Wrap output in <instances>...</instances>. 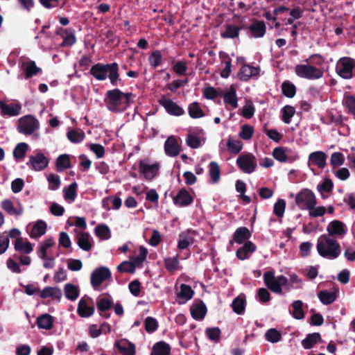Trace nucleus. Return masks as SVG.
<instances>
[{
	"mask_svg": "<svg viewBox=\"0 0 355 355\" xmlns=\"http://www.w3.org/2000/svg\"><path fill=\"white\" fill-rule=\"evenodd\" d=\"M132 96L131 92L123 93L119 89H113L106 92L104 101L109 110L117 113L130 106Z\"/></svg>",
	"mask_w": 355,
	"mask_h": 355,
	"instance_id": "nucleus-1",
	"label": "nucleus"
},
{
	"mask_svg": "<svg viewBox=\"0 0 355 355\" xmlns=\"http://www.w3.org/2000/svg\"><path fill=\"white\" fill-rule=\"evenodd\" d=\"M119 71V67L116 62L110 64L97 63L91 67L89 73L99 81L105 80L108 78L111 85L116 86L119 82H121Z\"/></svg>",
	"mask_w": 355,
	"mask_h": 355,
	"instance_id": "nucleus-2",
	"label": "nucleus"
},
{
	"mask_svg": "<svg viewBox=\"0 0 355 355\" xmlns=\"http://www.w3.org/2000/svg\"><path fill=\"white\" fill-rule=\"evenodd\" d=\"M316 248L320 257L329 259H335L341 253L340 243L326 234H322L318 239Z\"/></svg>",
	"mask_w": 355,
	"mask_h": 355,
	"instance_id": "nucleus-3",
	"label": "nucleus"
},
{
	"mask_svg": "<svg viewBox=\"0 0 355 355\" xmlns=\"http://www.w3.org/2000/svg\"><path fill=\"white\" fill-rule=\"evenodd\" d=\"M355 60L349 57L340 58L336 66L337 74L344 79H350L355 74Z\"/></svg>",
	"mask_w": 355,
	"mask_h": 355,
	"instance_id": "nucleus-4",
	"label": "nucleus"
},
{
	"mask_svg": "<svg viewBox=\"0 0 355 355\" xmlns=\"http://www.w3.org/2000/svg\"><path fill=\"white\" fill-rule=\"evenodd\" d=\"M263 281L265 285L271 291L280 294L282 292V286L288 283V279L284 275L275 277L273 272L268 271L263 274Z\"/></svg>",
	"mask_w": 355,
	"mask_h": 355,
	"instance_id": "nucleus-5",
	"label": "nucleus"
},
{
	"mask_svg": "<svg viewBox=\"0 0 355 355\" xmlns=\"http://www.w3.org/2000/svg\"><path fill=\"white\" fill-rule=\"evenodd\" d=\"M40 128L39 121L32 115H26L18 120L17 130L25 135H31Z\"/></svg>",
	"mask_w": 355,
	"mask_h": 355,
	"instance_id": "nucleus-6",
	"label": "nucleus"
},
{
	"mask_svg": "<svg viewBox=\"0 0 355 355\" xmlns=\"http://www.w3.org/2000/svg\"><path fill=\"white\" fill-rule=\"evenodd\" d=\"M295 203L301 209H309L315 207L317 200L314 193L309 189H302L296 195Z\"/></svg>",
	"mask_w": 355,
	"mask_h": 355,
	"instance_id": "nucleus-7",
	"label": "nucleus"
},
{
	"mask_svg": "<svg viewBox=\"0 0 355 355\" xmlns=\"http://www.w3.org/2000/svg\"><path fill=\"white\" fill-rule=\"evenodd\" d=\"M296 75L306 79H318L323 76V71L309 64H297L295 68Z\"/></svg>",
	"mask_w": 355,
	"mask_h": 355,
	"instance_id": "nucleus-8",
	"label": "nucleus"
},
{
	"mask_svg": "<svg viewBox=\"0 0 355 355\" xmlns=\"http://www.w3.org/2000/svg\"><path fill=\"white\" fill-rule=\"evenodd\" d=\"M238 167L243 173H252L257 168V159L252 153L242 154L236 159Z\"/></svg>",
	"mask_w": 355,
	"mask_h": 355,
	"instance_id": "nucleus-9",
	"label": "nucleus"
},
{
	"mask_svg": "<svg viewBox=\"0 0 355 355\" xmlns=\"http://www.w3.org/2000/svg\"><path fill=\"white\" fill-rule=\"evenodd\" d=\"M109 268L102 266L95 269L91 274L90 282L94 289L99 287L101 284L111 277Z\"/></svg>",
	"mask_w": 355,
	"mask_h": 355,
	"instance_id": "nucleus-10",
	"label": "nucleus"
},
{
	"mask_svg": "<svg viewBox=\"0 0 355 355\" xmlns=\"http://www.w3.org/2000/svg\"><path fill=\"white\" fill-rule=\"evenodd\" d=\"M158 102L159 104L162 106L165 109L166 112L170 115L179 116L184 114V110L182 107L179 106L172 100L166 98L164 95L161 96Z\"/></svg>",
	"mask_w": 355,
	"mask_h": 355,
	"instance_id": "nucleus-11",
	"label": "nucleus"
},
{
	"mask_svg": "<svg viewBox=\"0 0 355 355\" xmlns=\"http://www.w3.org/2000/svg\"><path fill=\"white\" fill-rule=\"evenodd\" d=\"M49 163V159L44 155L38 152L35 155L29 156V161L26 164L33 171H40L46 168Z\"/></svg>",
	"mask_w": 355,
	"mask_h": 355,
	"instance_id": "nucleus-12",
	"label": "nucleus"
},
{
	"mask_svg": "<svg viewBox=\"0 0 355 355\" xmlns=\"http://www.w3.org/2000/svg\"><path fill=\"white\" fill-rule=\"evenodd\" d=\"M159 169V164L157 162L149 164L144 159L139 162V171L147 180H152L157 175Z\"/></svg>",
	"mask_w": 355,
	"mask_h": 355,
	"instance_id": "nucleus-13",
	"label": "nucleus"
},
{
	"mask_svg": "<svg viewBox=\"0 0 355 355\" xmlns=\"http://www.w3.org/2000/svg\"><path fill=\"white\" fill-rule=\"evenodd\" d=\"M327 231L329 236L343 238L347 234V227L343 222L334 220L328 224Z\"/></svg>",
	"mask_w": 355,
	"mask_h": 355,
	"instance_id": "nucleus-14",
	"label": "nucleus"
},
{
	"mask_svg": "<svg viewBox=\"0 0 355 355\" xmlns=\"http://www.w3.org/2000/svg\"><path fill=\"white\" fill-rule=\"evenodd\" d=\"M173 202L176 206L187 207L193 203V198L185 188H182L177 195L173 197Z\"/></svg>",
	"mask_w": 355,
	"mask_h": 355,
	"instance_id": "nucleus-15",
	"label": "nucleus"
},
{
	"mask_svg": "<svg viewBox=\"0 0 355 355\" xmlns=\"http://www.w3.org/2000/svg\"><path fill=\"white\" fill-rule=\"evenodd\" d=\"M252 37L255 38L263 37L266 33V26L263 21L255 18L252 19L251 24L248 27Z\"/></svg>",
	"mask_w": 355,
	"mask_h": 355,
	"instance_id": "nucleus-16",
	"label": "nucleus"
},
{
	"mask_svg": "<svg viewBox=\"0 0 355 355\" xmlns=\"http://www.w3.org/2000/svg\"><path fill=\"white\" fill-rule=\"evenodd\" d=\"M259 73V67H254L248 64H243L237 73V77L241 81H248L250 78L258 76Z\"/></svg>",
	"mask_w": 355,
	"mask_h": 355,
	"instance_id": "nucleus-17",
	"label": "nucleus"
},
{
	"mask_svg": "<svg viewBox=\"0 0 355 355\" xmlns=\"http://www.w3.org/2000/svg\"><path fill=\"white\" fill-rule=\"evenodd\" d=\"M76 241L79 248L84 251H89L94 246L92 237L86 232H78L76 235Z\"/></svg>",
	"mask_w": 355,
	"mask_h": 355,
	"instance_id": "nucleus-18",
	"label": "nucleus"
},
{
	"mask_svg": "<svg viewBox=\"0 0 355 355\" xmlns=\"http://www.w3.org/2000/svg\"><path fill=\"white\" fill-rule=\"evenodd\" d=\"M256 250V245L253 242L248 241L243 244L242 247L239 248L236 250V256L239 259L243 261L245 259H249L250 255L254 252Z\"/></svg>",
	"mask_w": 355,
	"mask_h": 355,
	"instance_id": "nucleus-19",
	"label": "nucleus"
},
{
	"mask_svg": "<svg viewBox=\"0 0 355 355\" xmlns=\"http://www.w3.org/2000/svg\"><path fill=\"white\" fill-rule=\"evenodd\" d=\"M56 33L60 35L63 39V41L60 44L62 47L71 46L76 42V37L74 35L73 31L71 28L64 29L62 28H60L56 31Z\"/></svg>",
	"mask_w": 355,
	"mask_h": 355,
	"instance_id": "nucleus-20",
	"label": "nucleus"
},
{
	"mask_svg": "<svg viewBox=\"0 0 355 355\" xmlns=\"http://www.w3.org/2000/svg\"><path fill=\"white\" fill-rule=\"evenodd\" d=\"M191 315L196 320H203L207 314V306L202 300L194 302L190 308Z\"/></svg>",
	"mask_w": 355,
	"mask_h": 355,
	"instance_id": "nucleus-21",
	"label": "nucleus"
},
{
	"mask_svg": "<svg viewBox=\"0 0 355 355\" xmlns=\"http://www.w3.org/2000/svg\"><path fill=\"white\" fill-rule=\"evenodd\" d=\"M251 236L252 234L248 227H238L233 234L232 240L230 241V244L233 245L234 242L241 244L245 241H248Z\"/></svg>",
	"mask_w": 355,
	"mask_h": 355,
	"instance_id": "nucleus-22",
	"label": "nucleus"
},
{
	"mask_svg": "<svg viewBox=\"0 0 355 355\" xmlns=\"http://www.w3.org/2000/svg\"><path fill=\"white\" fill-rule=\"evenodd\" d=\"M114 347L122 355H135V345L127 339L116 340Z\"/></svg>",
	"mask_w": 355,
	"mask_h": 355,
	"instance_id": "nucleus-23",
	"label": "nucleus"
},
{
	"mask_svg": "<svg viewBox=\"0 0 355 355\" xmlns=\"http://www.w3.org/2000/svg\"><path fill=\"white\" fill-rule=\"evenodd\" d=\"M21 69L24 73L26 79H28L38 73H42V69L36 65L35 61H24L21 63Z\"/></svg>",
	"mask_w": 355,
	"mask_h": 355,
	"instance_id": "nucleus-24",
	"label": "nucleus"
},
{
	"mask_svg": "<svg viewBox=\"0 0 355 355\" xmlns=\"http://www.w3.org/2000/svg\"><path fill=\"white\" fill-rule=\"evenodd\" d=\"M164 150L167 155L175 157L180 152V147L176 138L173 136L169 137L164 143Z\"/></svg>",
	"mask_w": 355,
	"mask_h": 355,
	"instance_id": "nucleus-25",
	"label": "nucleus"
},
{
	"mask_svg": "<svg viewBox=\"0 0 355 355\" xmlns=\"http://www.w3.org/2000/svg\"><path fill=\"white\" fill-rule=\"evenodd\" d=\"M233 311L238 315H243L245 313L246 306V298L243 293L236 297L231 304Z\"/></svg>",
	"mask_w": 355,
	"mask_h": 355,
	"instance_id": "nucleus-26",
	"label": "nucleus"
},
{
	"mask_svg": "<svg viewBox=\"0 0 355 355\" xmlns=\"http://www.w3.org/2000/svg\"><path fill=\"white\" fill-rule=\"evenodd\" d=\"M62 291L58 287H51L48 286L44 288L40 294V296L42 299H46L47 297H52L53 299L57 300L58 301H60L62 298Z\"/></svg>",
	"mask_w": 355,
	"mask_h": 355,
	"instance_id": "nucleus-27",
	"label": "nucleus"
},
{
	"mask_svg": "<svg viewBox=\"0 0 355 355\" xmlns=\"http://www.w3.org/2000/svg\"><path fill=\"white\" fill-rule=\"evenodd\" d=\"M327 157V155L322 151L311 153L309 156V160L319 168H324L325 167Z\"/></svg>",
	"mask_w": 355,
	"mask_h": 355,
	"instance_id": "nucleus-28",
	"label": "nucleus"
},
{
	"mask_svg": "<svg viewBox=\"0 0 355 355\" xmlns=\"http://www.w3.org/2000/svg\"><path fill=\"white\" fill-rule=\"evenodd\" d=\"M78 314L82 318H88L94 313V306H88L86 300L81 298L77 308Z\"/></svg>",
	"mask_w": 355,
	"mask_h": 355,
	"instance_id": "nucleus-29",
	"label": "nucleus"
},
{
	"mask_svg": "<svg viewBox=\"0 0 355 355\" xmlns=\"http://www.w3.org/2000/svg\"><path fill=\"white\" fill-rule=\"evenodd\" d=\"M244 28L243 26H235L233 24H227L225 26V30L221 32L220 35L224 39H234L238 37L240 31Z\"/></svg>",
	"mask_w": 355,
	"mask_h": 355,
	"instance_id": "nucleus-30",
	"label": "nucleus"
},
{
	"mask_svg": "<svg viewBox=\"0 0 355 355\" xmlns=\"http://www.w3.org/2000/svg\"><path fill=\"white\" fill-rule=\"evenodd\" d=\"M219 58L222 62L225 64V67L220 71V75L222 78H227L230 76L232 71V60L229 55L224 51L219 53Z\"/></svg>",
	"mask_w": 355,
	"mask_h": 355,
	"instance_id": "nucleus-31",
	"label": "nucleus"
},
{
	"mask_svg": "<svg viewBox=\"0 0 355 355\" xmlns=\"http://www.w3.org/2000/svg\"><path fill=\"white\" fill-rule=\"evenodd\" d=\"M46 223L42 220H37L33 226L29 236L32 239H37L44 235L46 232Z\"/></svg>",
	"mask_w": 355,
	"mask_h": 355,
	"instance_id": "nucleus-32",
	"label": "nucleus"
},
{
	"mask_svg": "<svg viewBox=\"0 0 355 355\" xmlns=\"http://www.w3.org/2000/svg\"><path fill=\"white\" fill-rule=\"evenodd\" d=\"M321 340V336L319 333L315 332L306 335V338L302 340V345L304 349H310L313 348L316 343H320Z\"/></svg>",
	"mask_w": 355,
	"mask_h": 355,
	"instance_id": "nucleus-33",
	"label": "nucleus"
},
{
	"mask_svg": "<svg viewBox=\"0 0 355 355\" xmlns=\"http://www.w3.org/2000/svg\"><path fill=\"white\" fill-rule=\"evenodd\" d=\"M223 101L225 104L230 105L234 109L238 107L236 91L233 85L230 86L229 91L224 93Z\"/></svg>",
	"mask_w": 355,
	"mask_h": 355,
	"instance_id": "nucleus-34",
	"label": "nucleus"
},
{
	"mask_svg": "<svg viewBox=\"0 0 355 355\" xmlns=\"http://www.w3.org/2000/svg\"><path fill=\"white\" fill-rule=\"evenodd\" d=\"M37 324L40 329L50 330L53 327V317L44 313L37 318Z\"/></svg>",
	"mask_w": 355,
	"mask_h": 355,
	"instance_id": "nucleus-35",
	"label": "nucleus"
},
{
	"mask_svg": "<svg viewBox=\"0 0 355 355\" xmlns=\"http://www.w3.org/2000/svg\"><path fill=\"white\" fill-rule=\"evenodd\" d=\"M170 345L164 341H159L153 345L150 355H170Z\"/></svg>",
	"mask_w": 355,
	"mask_h": 355,
	"instance_id": "nucleus-36",
	"label": "nucleus"
},
{
	"mask_svg": "<svg viewBox=\"0 0 355 355\" xmlns=\"http://www.w3.org/2000/svg\"><path fill=\"white\" fill-rule=\"evenodd\" d=\"M21 107L18 103L3 104L1 114L2 116H15L19 114Z\"/></svg>",
	"mask_w": 355,
	"mask_h": 355,
	"instance_id": "nucleus-37",
	"label": "nucleus"
},
{
	"mask_svg": "<svg viewBox=\"0 0 355 355\" xmlns=\"http://www.w3.org/2000/svg\"><path fill=\"white\" fill-rule=\"evenodd\" d=\"M194 242V239L189 235L187 232H182L179 234L178 241V248L179 250L187 249L189 245H192Z\"/></svg>",
	"mask_w": 355,
	"mask_h": 355,
	"instance_id": "nucleus-38",
	"label": "nucleus"
},
{
	"mask_svg": "<svg viewBox=\"0 0 355 355\" xmlns=\"http://www.w3.org/2000/svg\"><path fill=\"white\" fill-rule=\"evenodd\" d=\"M288 149L284 147H277L272 151L273 157L280 162H292L293 159L288 157Z\"/></svg>",
	"mask_w": 355,
	"mask_h": 355,
	"instance_id": "nucleus-39",
	"label": "nucleus"
},
{
	"mask_svg": "<svg viewBox=\"0 0 355 355\" xmlns=\"http://www.w3.org/2000/svg\"><path fill=\"white\" fill-rule=\"evenodd\" d=\"M71 162L69 155L62 154L58 157L55 162V168L58 172H62L71 168Z\"/></svg>",
	"mask_w": 355,
	"mask_h": 355,
	"instance_id": "nucleus-40",
	"label": "nucleus"
},
{
	"mask_svg": "<svg viewBox=\"0 0 355 355\" xmlns=\"http://www.w3.org/2000/svg\"><path fill=\"white\" fill-rule=\"evenodd\" d=\"M64 291L65 297L71 301H75L80 293L78 287L69 283L64 285Z\"/></svg>",
	"mask_w": 355,
	"mask_h": 355,
	"instance_id": "nucleus-41",
	"label": "nucleus"
},
{
	"mask_svg": "<svg viewBox=\"0 0 355 355\" xmlns=\"http://www.w3.org/2000/svg\"><path fill=\"white\" fill-rule=\"evenodd\" d=\"M14 248L16 251L24 252L25 254H29L33 250L31 243L29 241L24 242L22 238L16 239Z\"/></svg>",
	"mask_w": 355,
	"mask_h": 355,
	"instance_id": "nucleus-42",
	"label": "nucleus"
},
{
	"mask_svg": "<svg viewBox=\"0 0 355 355\" xmlns=\"http://www.w3.org/2000/svg\"><path fill=\"white\" fill-rule=\"evenodd\" d=\"M318 296L320 302L324 305L331 304L336 300V293L327 290L320 291Z\"/></svg>",
	"mask_w": 355,
	"mask_h": 355,
	"instance_id": "nucleus-43",
	"label": "nucleus"
},
{
	"mask_svg": "<svg viewBox=\"0 0 355 355\" xmlns=\"http://www.w3.org/2000/svg\"><path fill=\"white\" fill-rule=\"evenodd\" d=\"M227 148L232 154H238L243 148V143L239 139L229 137L227 141Z\"/></svg>",
	"mask_w": 355,
	"mask_h": 355,
	"instance_id": "nucleus-44",
	"label": "nucleus"
},
{
	"mask_svg": "<svg viewBox=\"0 0 355 355\" xmlns=\"http://www.w3.org/2000/svg\"><path fill=\"white\" fill-rule=\"evenodd\" d=\"M194 295V291L189 285L182 284L180 285V291L177 293L178 298H181L185 301L191 300Z\"/></svg>",
	"mask_w": 355,
	"mask_h": 355,
	"instance_id": "nucleus-45",
	"label": "nucleus"
},
{
	"mask_svg": "<svg viewBox=\"0 0 355 355\" xmlns=\"http://www.w3.org/2000/svg\"><path fill=\"white\" fill-rule=\"evenodd\" d=\"M189 115L193 119H198L205 116L203 110L201 109L198 102H193L189 105Z\"/></svg>",
	"mask_w": 355,
	"mask_h": 355,
	"instance_id": "nucleus-46",
	"label": "nucleus"
},
{
	"mask_svg": "<svg viewBox=\"0 0 355 355\" xmlns=\"http://www.w3.org/2000/svg\"><path fill=\"white\" fill-rule=\"evenodd\" d=\"M209 174L213 183H217L220 178V170L219 165L216 162H211L209 165Z\"/></svg>",
	"mask_w": 355,
	"mask_h": 355,
	"instance_id": "nucleus-47",
	"label": "nucleus"
},
{
	"mask_svg": "<svg viewBox=\"0 0 355 355\" xmlns=\"http://www.w3.org/2000/svg\"><path fill=\"white\" fill-rule=\"evenodd\" d=\"M282 92L287 98H293L296 94V87L289 80H285L282 84Z\"/></svg>",
	"mask_w": 355,
	"mask_h": 355,
	"instance_id": "nucleus-48",
	"label": "nucleus"
},
{
	"mask_svg": "<svg viewBox=\"0 0 355 355\" xmlns=\"http://www.w3.org/2000/svg\"><path fill=\"white\" fill-rule=\"evenodd\" d=\"M95 234L101 240H107L111 237V232L106 225H98L95 227Z\"/></svg>",
	"mask_w": 355,
	"mask_h": 355,
	"instance_id": "nucleus-49",
	"label": "nucleus"
},
{
	"mask_svg": "<svg viewBox=\"0 0 355 355\" xmlns=\"http://www.w3.org/2000/svg\"><path fill=\"white\" fill-rule=\"evenodd\" d=\"M303 302L301 300L294 301L292 304L293 312L292 315L297 320H302L304 318L305 314L302 309Z\"/></svg>",
	"mask_w": 355,
	"mask_h": 355,
	"instance_id": "nucleus-50",
	"label": "nucleus"
},
{
	"mask_svg": "<svg viewBox=\"0 0 355 355\" xmlns=\"http://www.w3.org/2000/svg\"><path fill=\"white\" fill-rule=\"evenodd\" d=\"M28 149V145L26 143L18 144L13 150V157L15 159H23Z\"/></svg>",
	"mask_w": 355,
	"mask_h": 355,
	"instance_id": "nucleus-51",
	"label": "nucleus"
},
{
	"mask_svg": "<svg viewBox=\"0 0 355 355\" xmlns=\"http://www.w3.org/2000/svg\"><path fill=\"white\" fill-rule=\"evenodd\" d=\"M68 139L74 144H78L85 139V133L82 130H71L67 132Z\"/></svg>",
	"mask_w": 355,
	"mask_h": 355,
	"instance_id": "nucleus-52",
	"label": "nucleus"
},
{
	"mask_svg": "<svg viewBox=\"0 0 355 355\" xmlns=\"http://www.w3.org/2000/svg\"><path fill=\"white\" fill-rule=\"evenodd\" d=\"M55 244V241L53 238H49L46 239L43 243H42L40 245V250L38 252V255L41 259H46L47 254V249L53 246Z\"/></svg>",
	"mask_w": 355,
	"mask_h": 355,
	"instance_id": "nucleus-53",
	"label": "nucleus"
},
{
	"mask_svg": "<svg viewBox=\"0 0 355 355\" xmlns=\"http://www.w3.org/2000/svg\"><path fill=\"white\" fill-rule=\"evenodd\" d=\"M282 121L288 124L291 123V118L294 116L295 113V110L294 107L291 105H285L282 110Z\"/></svg>",
	"mask_w": 355,
	"mask_h": 355,
	"instance_id": "nucleus-54",
	"label": "nucleus"
},
{
	"mask_svg": "<svg viewBox=\"0 0 355 355\" xmlns=\"http://www.w3.org/2000/svg\"><path fill=\"white\" fill-rule=\"evenodd\" d=\"M77 187L76 182L71 183L67 189H64V198L67 200L73 201L77 196Z\"/></svg>",
	"mask_w": 355,
	"mask_h": 355,
	"instance_id": "nucleus-55",
	"label": "nucleus"
},
{
	"mask_svg": "<svg viewBox=\"0 0 355 355\" xmlns=\"http://www.w3.org/2000/svg\"><path fill=\"white\" fill-rule=\"evenodd\" d=\"M265 338L268 341L272 343H275L279 342L282 337L281 333L279 331H277L276 329L271 328L268 329L265 334Z\"/></svg>",
	"mask_w": 355,
	"mask_h": 355,
	"instance_id": "nucleus-56",
	"label": "nucleus"
},
{
	"mask_svg": "<svg viewBox=\"0 0 355 355\" xmlns=\"http://www.w3.org/2000/svg\"><path fill=\"white\" fill-rule=\"evenodd\" d=\"M96 306L100 312H105L109 310L112 306V300L109 297H102L96 301Z\"/></svg>",
	"mask_w": 355,
	"mask_h": 355,
	"instance_id": "nucleus-57",
	"label": "nucleus"
},
{
	"mask_svg": "<svg viewBox=\"0 0 355 355\" xmlns=\"http://www.w3.org/2000/svg\"><path fill=\"white\" fill-rule=\"evenodd\" d=\"M145 330L148 334L155 332L158 328L157 320L153 317H147L144 322Z\"/></svg>",
	"mask_w": 355,
	"mask_h": 355,
	"instance_id": "nucleus-58",
	"label": "nucleus"
},
{
	"mask_svg": "<svg viewBox=\"0 0 355 355\" xmlns=\"http://www.w3.org/2000/svg\"><path fill=\"white\" fill-rule=\"evenodd\" d=\"M150 64L153 67L156 68L161 64L162 61V55L161 52L158 50L154 51L151 53L148 58Z\"/></svg>",
	"mask_w": 355,
	"mask_h": 355,
	"instance_id": "nucleus-59",
	"label": "nucleus"
},
{
	"mask_svg": "<svg viewBox=\"0 0 355 355\" xmlns=\"http://www.w3.org/2000/svg\"><path fill=\"white\" fill-rule=\"evenodd\" d=\"M187 144L191 148H198L201 146V140L195 134H188L186 138Z\"/></svg>",
	"mask_w": 355,
	"mask_h": 355,
	"instance_id": "nucleus-60",
	"label": "nucleus"
},
{
	"mask_svg": "<svg viewBox=\"0 0 355 355\" xmlns=\"http://www.w3.org/2000/svg\"><path fill=\"white\" fill-rule=\"evenodd\" d=\"M254 133V128L252 126L245 124L241 126V130L239 134V137L244 139L248 140L252 138Z\"/></svg>",
	"mask_w": 355,
	"mask_h": 355,
	"instance_id": "nucleus-61",
	"label": "nucleus"
},
{
	"mask_svg": "<svg viewBox=\"0 0 355 355\" xmlns=\"http://www.w3.org/2000/svg\"><path fill=\"white\" fill-rule=\"evenodd\" d=\"M286 208V202L284 199H279L274 205L273 212L277 217L284 216Z\"/></svg>",
	"mask_w": 355,
	"mask_h": 355,
	"instance_id": "nucleus-62",
	"label": "nucleus"
},
{
	"mask_svg": "<svg viewBox=\"0 0 355 355\" xmlns=\"http://www.w3.org/2000/svg\"><path fill=\"white\" fill-rule=\"evenodd\" d=\"M179 261L178 257L164 259V266L168 272H173L178 268Z\"/></svg>",
	"mask_w": 355,
	"mask_h": 355,
	"instance_id": "nucleus-63",
	"label": "nucleus"
},
{
	"mask_svg": "<svg viewBox=\"0 0 355 355\" xmlns=\"http://www.w3.org/2000/svg\"><path fill=\"white\" fill-rule=\"evenodd\" d=\"M344 105L349 110V112L355 115V96L348 95L345 98Z\"/></svg>",
	"mask_w": 355,
	"mask_h": 355,
	"instance_id": "nucleus-64",
	"label": "nucleus"
}]
</instances>
